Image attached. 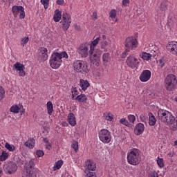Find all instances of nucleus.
I'll return each instance as SVG.
<instances>
[{"label":"nucleus","instance_id":"f257e3e1","mask_svg":"<svg viewBox=\"0 0 177 177\" xmlns=\"http://www.w3.org/2000/svg\"><path fill=\"white\" fill-rule=\"evenodd\" d=\"M63 58L68 59V55L66 51L62 53L54 52L49 59L50 66L55 70L59 68L62 66Z\"/></svg>","mask_w":177,"mask_h":177},{"label":"nucleus","instance_id":"f03ea898","mask_svg":"<svg viewBox=\"0 0 177 177\" xmlns=\"http://www.w3.org/2000/svg\"><path fill=\"white\" fill-rule=\"evenodd\" d=\"M33 167L34 159H30L29 161L26 162L25 169L22 174V177H42V176L41 175V171H32Z\"/></svg>","mask_w":177,"mask_h":177},{"label":"nucleus","instance_id":"7ed1b4c3","mask_svg":"<svg viewBox=\"0 0 177 177\" xmlns=\"http://www.w3.org/2000/svg\"><path fill=\"white\" fill-rule=\"evenodd\" d=\"M140 151L136 148L130 149L127 153V162L131 165H138L140 160Z\"/></svg>","mask_w":177,"mask_h":177},{"label":"nucleus","instance_id":"20e7f679","mask_svg":"<svg viewBox=\"0 0 177 177\" xmlns=\"http://www.w3.org/2000/svg\"><path fill=\"white\" fill-rule=\"evenodd\" d=\"M73 68L76 73L80 74H88L89 68H88V62L82 60H77L73 62Z\"/></svg>","mask_w":177,"mask_h":177},{"label":"nucleus","instance_id":"39448f33","mask_svg":"<svg viewBox=\"0 0 177 177\" xmlns=\"http://www.w3.org/2000/svg\"><path fill=\"white\" fill-rule=\"evenodd\" d=\"M176 76L174 74H169L165 79V88L167 91H174V88L176 86Z\"/></svg>","mask_w":177,"mask_h":177},{"label":"nucleus","instance_id":"423d86ee","mask_svg":"<svg viewBox=\"0 0 177 177\" xmlns=\"http://www.w3.org/2000/svg\"><path fill=\"white\" fill-rule=\"evenodd\" d=\"M99 139L102 143L111 142V133L107 129H102L98 133Z\"/></svg>","mask_w":177,"mask_h":177},{"label":"nucleus","instance_id":"0eeeda50","mask_svg":"<svg viewBox=\"0 0 177 177\" xmlns=\"http://www.w3.org/2000/svg\"><path fill=\"white\" fill-rule=\"evenodd\" d=\"M60 24L64 31H67L70 28V24H71V16L67 12H64L62 15V20L60 21Z\"/></svg>","mask_w":177,"mask_h":177},{"label":"nucleus","instance_id":"6e6552de","mask_svg":"<svg viewBox=\"0 0 177 177\" xmlns=\"http://www.w3.org/2000/svg\"><path fill=\"white\" fill-rule=\"evenodd\" d=\"M127 66L133 70L139 67V59L133 55H129L126 60Z\"/></svg>","mask_w":177,"mask_h":177},{"label":"nucleus","instance_id":"1a4fd4ad","mask_svg":"<svg viewBox=\"0 0 177 177\" xmlns=\"http://www.w3.org/2000/svg\"><path fill=\"white\" fill-rule=\"evenodd\" d=\"M12 15L15 17H17L19 15V19H23L26 17L24 7L21 6H14L12 7Z\"/></svg>","mask_w":177,"mask_h":177},{"label":"nucleus","instance_id":"9d476101","mask_svg":"<svg viewBox=\"0 0 177 177\" xmlns=\"http://www.w3.org/2000/svg\"><path fill=\"white\" fill-rule=\"evenodd\" d=\"M12 70L16 71L18 73L19 77H26V66L24 64L17 62L12 66Z\"/></svg>","mask_w":177,"mask_h":177},{"label":"nucleus","instance_id":"9b49d317","mask_svg":"<svg viewBox=\"0 0 177 177\" xmlns=\"http://www.w3.org/2000/svg\"><path fill=\"white\" fill-rule=\"evenodd\" d=\"M169 125L171 131H177V120L175 119V116L172 115V113H169V116L165 122Z\"/></svg>","mask_w":177,"mask_h":177},{"label":"nucleus","instance_id":"f8f14e48","mask_svg":"<svg viewBox=\"0 0 177 177\" xmlns=\"http://www.w3.org/2000/svg\"><path fill=\"white\" fill-rule=\"evenodd\" d=\"M125 47L127 49L133 50L138 48V40L132 37H129L125 40Z\"/></svg>","mask_w":177,"mask_h":177},{"label":"nucleus","instance_id":"ddd939ff","mask_svg":"<svg viewBox=\"0 0 177 177\" xmlns=\"http://www.w3.org/2000/svg\"><path fill=\"white\" fill-rule=\"evenodd\" d=\"M77 53L81 57H88L89 55V45L88 44H82L77 48Z\"/></svg>","mask_w":177,"mask_h":177},{"label":"nucleus","instance_id":"4468645a","mask_svg":"<svg viewBox=\"0 0 177 177\" xmlns=\"http://www.w3.org/2000/svg\"><path fill=\"white\" fill-rule=\"evenodd\" d=\"M3 171L5 174L12 175V174H15L17 171V165L15 163L6 164L3 166Z\"/></svg>","mask_w":177,"mask_h":177},{"label":"nucleus","instance_id":"2eb2a0df","mask_svg":"<svg viewBox=\"0 0 177 177\" xmlns=\"http://www.w3.org/2000/svg\"><path fill=\"white\" fill-rule=\"evenodd\" d=\"M166 48L168 52H170L171 55H174V56H177V41H169Z\"/></svg>","mask_w":177,"mask_h":177},{"label":"nucleus","instance_id":"dca6fc26","mask_svg":"<svg viewBox=\"0 0 177 177\" xmlns=\"http://www.w3.org/2000/svg\"><path fill=\"white\" fill-rule=\"evenodd\" d=\"M170 113L171 112H169L167 110L160 109L158 111V120H160L162 122H165V121H167V119L168 118Z\"/></svg>","mask_w":177,"mask_h":177},{"label":"nucleus","instance_id":"f3484780","mask_svg":"<svg viewBox=\"0 0 177 177\" xmlns=\"http://www.w3.org/2000/svg\"><path fill=\"white\" fill-rule=\"evenodd\" d=\"M140 81L141 82H147L151 78V71L144 70L140 75Z\"/></svg>","mask_w":177,"mask_h":177},{"label":"nucleus","instance_id":"a211bd4d","mask_svg":"<svg viewBox=\"0 0 177 177\" xmlns=\"http://www.w3.org/2000/svg\"><path fill=\"white\" fill-rule=\"evenodd\" d=\"M38 55L42 60H48V48L41 47L38 50Z\"/></svg>","mask_w":177,"mask_h":177},{"label":"nucleus","instance_id":"6ab92c4d","mask_svg":"<svg viewBox=\"0 0 177 177\" xmlns=\"http://www.w3.org/2000/svg\"><path fill=\"white\" fill-rule=\"evenodd\" d=\"M91 63L95 66V67H99L100 66V54L94 53L91 57Z\"/></svg>","mask_w":177,"mask_h":177},{"label":"nucleus","instance_id":"aec40b11","mask_svg":"<svg viewBox=\"0 0 177 177\" xmlns=\"http://www.w3.org/2000/svg\"><path fill=\"white\" fill-rule=\"evenodd\" d=\"M145 132V124L142 123H138L136 125L134 128V133L139 136V135H142Z\"/></svg>","mask_w":177,"mask_h":177},{"label":"nucleus","instance_id":"412c9836","mask_svg":"<svg viewBox=\"0 0 177 177\" xmlns=\"http://www.w3.org/2000/svg\"><path fill=\"white\" fill-rule=\"evenodd\" d=\"M101 49L104 50V52H109L111 49V44L106 40H102L100 41Z\"/></svg>","mask_w":177,"mask_h":177},{"label":"nucleus","instance_id":"4be33fe9","mask_svg":"<svg viewBox=\"0 0 177 177\" xmlns=\"http://www.w3.org/2000/svg\"><path fill=\"white\" fill-rule=\"evenodd\" d=\"M86 171H96V163L91 160L86 161Z\"/></svg>","mask_w":177,"mask_h":177},{"label":"nucleus","instance_id":"5701e85b","mask_svg":"<svg viewBox=\"0 0 177 177\" xmlns=\"http://www.w3.org/2000/svg\"><path fill=\"white\" fill-rule=\"evenodd\" d=\"M100 41V37H97L91 42V44L90 45L89 55H93V52L95 51V47L96 46V45H97V44H99Z\"/></svg>","mask_w":177,"mask_h":177},{"label":"nucleus","instance_id":"b1692460","mask_svg":"<svg viewBox=\"0 0 177 177\" xmlns=\"http://www.w3.org/2000/svg\"><path fill=\"white\" fill-rule=\"evenodd\" d=\"M68 121L71 127H75L77 124V120L75 119V115L73 113H70L68 115Z\"/></svg>","mask_w":177,"mask_h":177},{"label":"nucleus","instance_id":"393cba45","mask_svg":"<svg viewBox=\"0 0 177 177\" xmlns=\"http://www.w3.org/2000/svg\"><path fill=\"white\" fill-rule=\"evenodd\" d=\"M90 85L91 84H89V82H88V80H85L84 79H81L80 80V86L82 91H86V89L89 88Z\"/></svg>","mask_w":177,"mask_h":177},{"label":"nucleus","instance_id":"a878e982","mask_svg":"<svg viewBox=\"0 0 177 177\" xmlns=\"http://www.w3.org/2000/svg\"><path fill=\"white\" fill-rule=\"evenodd\" d=\"M24 146L30 149L35 147V139L32 138H28V140L24 142Z\"/></svg>","mask_w":177,"mask_h":177},{"label":"nucleus","instance_id":"bb28decb","mask_svg":"<svg viewBox=\"0 0 177 177\" xmlns=\"http://www.w3.org/2000/svg\"><path fill=\"white\" fill-rule=\"evenodd\" d=\"M53 20L55 23H59L62 20V12L59 10H56L54 13Z\"/></svg>","mask_w":177,"mask_h":177},{"label":"nucleus","instance_id":"cd10ccee","mask_svg":"<svg viewBox=\"0 0 177 177\" xmlns=\"http://www.w3.org/2000/svg\"><path fill=\"white\" fill-rule=\"evenodd\" d=\"M157 122V119L154 117V115L151 112L149 113V124L151 127H154Z\"/></svg>","mask_w":177,"mask_h":177},{"label":"nucleus","instance_id":"c85d7f7f","mask_svg":"<svg viewBox=\"0 0 177 177\" xmlns=\"http://www.w3.org/2000/svg\"><path fill=\"white\" fill-rule=\"evenodd\" d=\"M75 100H77L80 103H86L88 97L85 94H80L75 97Z\"/></svg>","mask_w":177,"mask_h":177},{"label":"nucleus","instance_id":"c756f323","mask_svg":"<svg viewBox=\"0 0 177 177\" xmlns=\"http://www.w3.org/2000/svg\"><path fill=\"white\" fill-rule=\"evenodd\" d=\"M21 109H23V105H13L10 108V111L15 114H19Z\"/></svg>","mask_w":177,"mask_h":177},{"label":"nucleus","instance_id":"7c9ffc66","mask_svg":"<svg viewBox=\"0 0 177 177\" xmlns=\"http://www.w3.org/2000/svg\"><path fill=\"white\" fill-rule=\"evenodd\" d=\"M110 60H111V58L110 57V53H104L102 55L103 64L104 66H106L107 63H109Z\"/></svg>","mask_w":177,"mask_h":177},{"label":"nucleus","instance_id":"2f4dec72","mask_svg":"<svg viewBox=\"0 0 177 177\" xmlns=\"http://www.w3.org/2000/svg\"><path fill=\"white\" fill-rule=\"evenodd\" d=\"M46 107H47L48 114L50 115H52V114L53 113V104L52 103V102L50 101L48 102L46 104Z\"/></svg>","mask_w":177,"mask_h":177},{"label":"nucleus","instance_id":"473e14b6","mask_svg":"<svg viewBox=\"0 0 177 177\" xmlns=\"http://www.w3.org/2000/svg\"><path fill=\"white\" fill-rule=\"evenodd\" d=\"M63 166V160H59L54 164L53 167V171H57V169H60Z\"/></svg>","mask_w":177,"mask_h":177},{"label":"nucleus","instance_id":"72a5a7b5","mask_svg":"<svg viewBox=\"0 0 177 177\" xmlns=\"http://www.w3.org/2000/svg\"><path fill=\"white\" fill-rule=\"evenodd\" d=\"M71 93H72V95H71V99L72 100H75V97H77V96H78V88L77 87H73L71 88Z\"/></svg>","mask_w":177,"mask_h":177},{"label":"nucleus","instance_id":"f704fd0d","mask_svg":"<svg viewBox=\"0 0 177 177\" xmlns=\"http://www.w3.org/2000/svg\"><path fill=\"white\" fill-rule=\"evenodd\" d=\"M141 57L142 59H143V60L149 61L150 60V59H151V57H153V55L150 53H142L141 55Z\"/></svg>","mask_w":177,"mask_h":177},{"label":"nucleus","instance_id":"c9c22d12","mask_svg":"<svg viewBox=\"0 0 177 177\" xmlns=\"http://www.w3.org/2000/svg\"><path fill=\"white\" fill-rule=\"evenodd\" d=\"M28 41H30V38L28 37H24L21 39V46L24 48L26 45L28 43Z\"/></svg>","mask_w":177,"mask_h":177},{"label":"nucleus","instance_id":"e433bc0d","mask_svg":"<svg viewBox=\"0 0 177 177\" xmlns=\"http://www.w3.org/2000/svg\"><path fill=\"white\" fill-rule=\"evenodd\" d=\"M167 9H168V2L167 1L162 2L160 5V10H162V12H165V10H167Z\"/></svg>","mask_w":177,"mask_h":177},{"label":"nucleus","instance_id":"4c0bfd02","mask_svg":"<svg viewBox=\"0 0 177 177\" xmlns=\"http://www.w3.org/2000/svg\"><path fill=\"white\" fill-rule=\"evenodd\" d=\"M9 153L6 151H3L1 155L0 156V161H5V160L8 159Z\"/></svg>","mask_w":177,"mask_h":177},{"label":"nucleus","instance_id":"58836bf2","mask_svg":"<svg viewBox=\"0 0 177 177\" xmlns=\"http://www.w3.org/2000/svg\"><path fill=\"white\" fill-rule=\"evenodd\" d=\"M85 177H96V174L93 171H90L89 170H85L84 171Z\"/></svg>","mask_w":177,"mask_h":177},{"label":"nucleus","instance_id":"ea45409f","mask_svg":"<svg viewBox=\"0 0 177 177\" xmlns=\"http://www.w3.org/2000/svg\"><path fill=\"white\" fill-rule=\"evenodd\" d=\"M6 149H7L8 150H9V151H13L14 150H15V147H14V145H10L8 142L6 143L5 145Z\"/></svg>","mask_w":177,"mask_h":177},{"label":"nucleus","instance_id":"a19ab883","mask_svg":"<svg viewBox=\"0 0 177 177\" xmlns=\"http://www.w3.org/2000/svg\"><path fill=\"white\" fill-rule=\"evenodd\" d=\"M109 17H111V19H115V17H117V10L114 9L111 10L109 12Z\"/></svg>","mask_w":177,"mask_h":177},{"label":"nucleus","instance_id":"79ce46f5","mask_svg":"<svg viewBox=\"0 0 177 177\" xmlns=\"http://www.w3.org/2000/svg\"><path fill=\"white\" fill-rule=\"evenodd\" d=\"M71 147L75 150V153L78 152L79 148H78V142L77 141H73Z\"/></svg>","mask_w":177,"mask_h":177},{"label":"nucleus","instance_id":"37998d69","mask_svg":"<svg viewBox=\"0 0 177 177\" xmlns=\"http://www.w3.org/2000/svg\"><path fill=\"white\" fill-rule=\"evenodd\" d=\"M157 164L160 168H164V159L158 158Z\"/></svg>","mask_w":177,"mask_h":177},{"label":"nucleus","instance_id":"c03bdc74","mask_svg":"<svg viewBox=\"0 0 177 177\" xmlns=\"http://www.w3.org/2000/svg\"><path fill=\"white\" fill-rule=\"evenodd\" d=\"M41 3L44 6V9H48L49 7V0H41Z\"/></svg>","mask_w":177,"mask_h":177},{"label":"nucleus","instance_id":"a18cd8bd","mask_svg":"<svg viewBox=\"0 0 177 177\" xmlns=\"http://www.w3.org/2000/svg\"><path fill=\"white\" fill-rule=\"evenodd\" d=\"M128 120H129V122H131V124H133V122H135V121H136V118L133 115H129Z\"/></svg>","mask_w":177,"mask_h":177},{"label":"nucleus","instance_id":"49530a36","mask_svg":"<svg viewBox=\"0 0 177 177\" xmlns=\"http://www.w3.org/2000/svg\"><path fill=\"white\" fill-rule=\"evenodd\" d=\"M5 97V89L0 86V100H2Z\"/></svg>","mask_w":177,"mask_h":177},{"label":"nucleus","instance_id":"de8ad7c7","mask_svg":"<svg viewBox=\"0 0 177 177\" xmlns=\"http://www.w3.org/2000/svg\"><path fill=\"white\" fill-rule=\"evenodd\" d=\"M120 122L122 124V125H125V127H128L129 125V122L125 118L120 119Z\"/></svg>","mask_w":177,"mask_h":177},{"label":"nucleus","instance_id":"09e8293b","mask_svg":"<svg viewBox=\"0 0 177 177\" xmlns=\"http://www.w3.org/2000/svg\"><path fill=\"white\" fill-rule=\"evenodd\" d=\"M165 64V60L164 59V58H160L159 59V64H158L159 67L162 68V67H164Z\"/></svg>","mask_w":177,"mask_h":177},{"label":"nucleus","instance_id":"8fccbe9b","mask_svg":"<svg viewBox=\"0 0 177 177\" xmlns=\"http://www.w3.org/2000/svg\"><path fill=\"white\" fill-rule=\"evenodd\" d=\"M140 120L142 122H146L147 121V116L145 114H141L140 115Z\"/></svg>","mask_w":177,"mask_h":177},{"label":"nucleus","instance_id":"3c124183","mask_svg":"<svg viewBox=\"0 0 177 177\" xmlns=\"http://www.w3.org/2000/svg\"><path fill=\"white\" fill-rule=\"evenodd\" d=\"M45 153H44V151L42 150H37L36 151V156H37V157H44Z\"/></svg>","mask_w":177,"mask_h":177},{"label":"nucleus","instance_id":"603ef678","mask_svg":"<svg viewBox=\"0 0 177 177\" xmlns=\"http://www.w3.org/2000/svg\"><path fill=\"white\" fill-rule=\"evenodd\" d=\"M106 120L107 121H113V115L111 113H108L106 115Z\"/></svg>","mask_w":177,"mask_h":177},{"label":"nucleus","instance_id":"864d4df0","mask_svg":"<svg viewBox=\"0 0 177 177\" xmlns=\"http://www.w3.org/2000/svg\"><path fill=\"white\" fill-rule=\"evenodd\" d=\"M130 2L131 1L129 0H122V5L123 6H128Z\"/></svg>","mask_w":177,"mask_h":177},{"label":"nucleus","instance_id":"5fc2aeb1","mask_svg":"<svg viewBox=\"0 0 177 177\" xmlns=\"http://www.w3.org/2000/svg\"><path fill=\"white\" fill-rule=\"evenodd\" d=\"M91 18L92 20H96L97 19V13L96 12H93Z\"/></svg>","mask_w":177,"mask_h":177},{"label":"nucleus","instance_id":"6e6d98bb","mask_svg":"<svg viewBox=\"0 0 177 177\" xmlns=\"http://www.w3.org/2000/svg\"><path fill=\"white\" fill-rule=\"evenodd\" d=\"M127 52H129V50H128V48H126V50L122 53V59H125L127 57Z\"/></svg>","mask_w":177,"mask_h":177},{"label":"nucleus","instance_id":"4d7b16f0","mask_svg":"<svg viewBox=\"0 0 177 177\" xmlns=\"http://www.w3.org/2000/svg\"><path fill=\"white\" fill-rule=\"evenodd\" d=\"M149 177H158V174H157V172L153 171L149 174Z\"/></svg>","mask_w":177,"mask_h":177},{"label":"nucleus","instance_id":"13d9d810","mask_svg":"<svg viewBox=\"0 0 177 177\" xmlns=\"http://www.w3.org/2000/svg\"><path fill=\"white\" fill-rule=\"evenodd\" d=\"M46 146V149H47V150H50V149H52V145H50V142H48L46 144H45Z\"/></svg>","mask_w":177,"mask_h":177},{"label":"nucleus","instance_id":"bf43d9fd","mask_svg":"<svg viewBox=\"0 0 177 177\" xmlns=\"http://www.w3.org/2000/svg\"><path fill=\"white\" fill-rule=\"evenodd\" d=\"M64 0H57V5H63Z\"/></svg>","mask_w":177,"mask_h":177},{"label":"nucleus","instance_id":"052dcab7","mask_svg":"<svg viewBox=\"0 0 177 177\" xmlns=\"http://www.w3.org/2000/svg\"><path fill=\"white\" fill-rule=\"evenodd\" d=\"M43 141L45 143V145L46 143H49V140H48L46 138H43Z\"/></svg>","mask_w":177,"mask_h":177},{"label":"nucleus","instance_id":"680f3d73","mask_svg":"<svg viewBox=\"0 0 177 177\" xmlns=\"http://www.w3.org/2000/svg\"><path fill=\"white\" fill-rule=\"evenodd\" d=\"M102 39H103V41H106V39H107V36L103 35L101 37Z\"/></svg>","mask_w":177,"mask_h":177},{"label":"nucleus","instance_id":"e2e57ef3","mask_svg":"<svg viewBox=\"0 0 177 177\" xmlns=\"http://www.w3.org/2000/svg\"><path fill=\"white\" fill-rule=\"evenodd\" d=\"M2 175H3V171L2 170V167H0V177H1Z\"/></svg>","mask_w":177,"mask_h":177},{"label":"nucleus","instance_id":"0e129e2a","mask_svg":"<svg viewBox=\"0 0 177 177\" xmlns=\"http://www.w3.org/2000/svg\"><path fill=\"white\" fill-rule=\"evenodd\" d=\"M24 113H26V111H24V108H21V114H24Z\"/></svg>","mask_w":177,"mask_h":177},{"label":"nucleus","instance_id":"69168bd1","mask_svg":"<svg viewBox=\"0 0 177 177\" xmlns=\"http://www.w3.org/2000/svg\"><path fill=\"white\" fill-rule=\"evenodd\" d=\"M176 102H177V97L175 98Z\"/></svg>","mask_w":177,"mask_h":177}]
</instances>
